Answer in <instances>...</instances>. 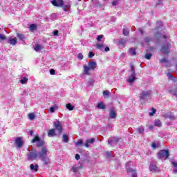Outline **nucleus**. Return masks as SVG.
I'll return each instance as SVG.
<instances>
[{
  "mask_svg": "<svg viewBox=\"0 0 177 177\" xmlns=\"http://www.w3.org/2000/svg\"><path fill=\"white\" fill-rule=\"evenodd\" d=\"M53 35L56 36L58 35L59 34V30H55L53 32Z\"/></svg>",
  "mask_w": 177,
  "mask_h": 177,
  "instance_id": "8fccbe9b",
  "label": "nucleus"
},
{
  "mask_svg": "<svg viewBox=\"0 0 177 177\" xmlns=\"http://www.w3.org/2000/svg\"><path fill=\"white\" fill-rule=\"evenodd\" d=\"M35 52H39L42 49V46L39 44H36L35 48H34Z\"/></svg>",
  "mask_w": 177,
  "mask_h": 177,
  "instance_id": "bb28decb",
  "label": "nucleus"
},
{
  "mask_svg": "<svg viewBox=\"0 0 177 177\" xmlns=\"http://www.w3.org/2000/svg\"><path fill=\"white\" fill-rule=\"evenodd\" d=\"M57 109H58L57 105H55L54 106H51L49 109V111H50V113H55V111H56V110H57Z\"/></svg>",
  "mask_w": 177,
  "mask_h": 177,
  "instance_id": "c85d7f7f",
  "label": "nucleus"
},
{
  "mask_svg": "<svg viewBox=\"0 0 177 177\" xmlns=\"http://www.w3.org/2000/svg\"><path fill=\"white\" fill-rule=\"evenodd\" d=\"M6 37H5V35H2V34H0V39H2V41H3V39H6Z\"/></svg>",
  "mask_w": 177,
  "mask_h": 177,
  "instance_id": "09e8293b",
  "label": "nucleus"
},
{
  "mask_svg": "<svg viewBox=\"0 0 177 177\" xmlns=\"http://www.w3.org/2000/svg\"><path fill=\"white\" fill-rule=\"evenodd\" d=\"M145 59H147V60H150L151 59V53L146 54Z\"/></svg>",
  "mask_w": 177,
  "mask_h": 177,
  "instance_id": "ea45409f",
  "label": "nucleus"
},
{
  "mask_svg": "<svg viewBox=\"0 0 177 177\" xmlns=\"http://www.w3.org/2000/svg\"><path fill=\"white\" fill-rule=\"evenodd\" d=\"M32 143H37V147H41V146H44V141H41L39 139V137L35 136L32 140Z\"/></svg>",
  "mask_w": 177,
  "mask_h": 177,
  "instance_id": "1a4fd4ad",
  "label": "nucleus"
},
{
  "mask_svg": "<svg viewBox=\"0 0 177 177\" xmlns=\"http://www.w3.org/2000/svg\"><path fill=\"white\" fill-rule=\"evenodd\" d=\"M144 41H145V44H149V42H150V39L147 37L145 39Z\"/></svg>",
  "mask_w": 177,
  "mask_h": 177,
  "instance_id": "3c124183",
  "label": "nucleus"
},
{
  "mask_svg": "<svg viewBox=\"0 0 177 177\" xmlns=\"http://www.w3.org/2000/svg\"><path fill=\"white\" fill-rule=\"evenodd\" d=\"M167 75H168V77H171V74L170 73H168Z\"/></svg>",
  "mask_w": 177,
  "mask_h": 177,
  "instance_id": "0e129e2a",
  "label": "nucleus"
},
{
  "mask_svg": "<svg viewBox=\"0 0 177 177\" xmlns=\"http://www.w3.org/2000/svg\"><path fill=\"white\" fill-rule=\"evenodd\" d=\"M77 58L79 59V60H82V59H84V55H82V53H79L77 55Z\"/></svg>",
  "mask_w": 177,
  "mask_h": 177,
  "instance_id": "79ce46f5",
  "label": "nucleus"
},
{
  "mask_svg": "<svg viewBox=\"0 0 177 177\" xmlns=\"http://www.w3.org/2000/svg\"><path fill=\"white\" fill-rule=\"evenodd\" d=\"M38 167H39L38 165L31 164L30 166V168L31 171H35V172H37Z\"/></svg>",
  "mask_w": 177,
  "mask_h": 177,
  "instance_id": "412c9836",
  "label": "nucleus"
},
{
  "mask_svg": "<svg viewBox=\"0 0 177 177\" xmlns=\"http://www.w3.org/2000/svg\"><path fill=\"white\" fill-rule=\"evenodd\" d=\"M131 74L127 79V82L132 84V82H133V81L136 80V75L135 73V66H133V65H131Z\"/></svg>",
  "mask_w": 177,
  "mask_h": 177,
  "instance_id": "20e7f679",
  "label": "nucleus"
},
{
  "mask_svg": "<svg viewBox=\"0 0 177 177\" xmlns=\"http://www.w3.org/2000/svg\"><path fill=\"white\" fill-rule=\"evenodd\" d=\"M95 142V138H91L86 140V144L84 145V146L86 147H89V144H92Z\"/></svg>",
  "mask_w": 177,
  "mask_h": 177,
  "instance_id": "b1692460",
  "label": "nucleus"
},
{
  "mask_svg": "<svg viewBox=\"0 0 177 177\" xmlns=\"http://www.w3.org/2000/svg\"><path fill=\"white\" fill-rule=\"evenodd\" d=\"M8 44L10 45H17V37L8 38Z\"/></svg>",
  "mask_w": 177,
  "mask_h": 177,
  "instance_id": "2eb2a0df",
  "label": "nucleus"
},
{
  "mask_svg": "<svg viewBox=\"0 0 177 177\" xmlns=\"http://www.w3.org/2000/svg\"><path fill=\"white\" fill-rule=\"evenodd\" d=\"M169 92H170V93H172L173 95H176V93L172 91H169Z\"/></svg>",
  "mask_w": 177,
  "mask_h": 177,
  "instance_id": "4d7b16f0",
  "label": "nucleus"
},
{
  "mask_svg": "<svg viewBox=\"0 0 177 177\" xmlns=\"http://www.w3.org/2000/svg\"><path fill=\"white\" fill-rule=\"evenodd\" d=\"M129 52L132 56H135V55H136V50L134 48H130Z\"/></svg>",
  "mask_w": 177,
  "mask_h": 177,
  "instance_id": "473e14b6",
  "label": "nucleus"
},
{
  "mask_svg": "<svg viewBox=\"0 0 177 177\" xmlns=\"http://www.w3.org/2000/svg\"><path fill=\"white\" fill-rule=\"evenodd\" d=\"M137 131L139 133H145V128H143V127H140L137 129Z\"/></svg>",
  "mask_w": 177,
  "mask_h": 177,
  "instance_id": "72a5a7b5",
  "label": "nucleus"
},
{
  "mask_svg": "<svg viewBox=\"0 0 177 177\" xmlns=\"http://www.w3.org/2000/svg\"><path fill=\"white\" fill-rule=\"evenodd\" d=\"M150 97V91L146 90V91H142L140 93V98L142 100H147Z\"/></svg>",
  "mask_w": 177,
  "mask_h": 177,
  "instance_id": "423d86ee",
  "label": "nucleus"
},
{
  "mask_svg": "<svg viewBox=\"0 0 177 177\" xmlns=\"http://www.w3.org/2000/svg\"><path fill=\"white\" fill-rule=\"evenodd\" d=\"M142 46H145V44H142Z\"/></svg>",
  "mask_w": 177,
  "mask_h": 177,
  "instance_id": "69168bd1",
  "label": "nucleus"
},
{
  "mask_svg": "<svg viewBox=\"0 0 177 177\" xmlns=\"http://www.w3.org/2000/svg\"><path fill=\"white\" fill-rule=\"evenodd\" d=\"M63 9L64 12H69L70 9H71V4L70 3H64Z\"/></svg>",
  "mask_w": 177,
  "mask_h": 177,
  "instance_id": "6ab92c4d",
  "label": "nucleus"
},
{
  "mask_svg": "<svg viewBox=\"0 0 177 177\" xmlns=\"http://www.w3.org/2000/svg\"><path fill=\"white\" fill-rule=\"evenodd\" d=\"M165 118H169V120H175V116L172 113H167L165 115Z\"/></svg>",
  "mask_w": 177,
  "mask_h": 177,
  "instance_id": "a878e982",
  "label": "nucleus"
},
{
  "mask_svg": "<svg viewBox=\"0 0 177 177\" xmlns=\"http://www.w3.org/2000/svg\"><path fill=\"white\" fill-rule=\"evenodd\" d=\"M97 67V64L95 61L88 62L87 64L83 66V71L86 75H91V71H95Z\"/></svg>",
  "mask_w": 177,
  "mask_h": 177,
  "instance_id": "f03ea898",
  "label": "nucleus"
},
{
  "mask_svg": "<svg viewBox=\"0 0 177 177\" xmlns=\"http://www.w3.org/2000/svg\"><path fill=\"white\" fill-rule=\"evenodd\" d=\"M149 171H151V172H158L160 169H158L156 165L151 164L149 167Z\"/></svg>",
  "mask_w": 177,
  "mask_h": 177,
  "instance_id": "f3484780",
  "label": "nucleus"
},
{
  "mask_svg": "<svg viewBox=\"0 0 177 177\" xmlns=\"http://www.w3.org/2000/svg\"><path fill=\"white\" fill-rule=\"evenodd\" d=\"M75 158H76V160H80V156L78 154H76Z\"/></svg>",
  "mask_w": 177,
  "mask_h": 177,
  "instance_id": "6e6d98bb",
  "label": "nucleus"
},
{
  "mask_svg": "<svg viewBox=\"0 0 177 177\" xmlns=\"http://www.w3.org/2000/svg\"><path fill=\"white\" fill-rule=\"evenodd\" d=\"M106 155L108 157H111V156H113V152L112 151H107V152H106Z\"/></svg>",
  "mask_w": 177,
  "mask_h": 177,
  "instance_id": "a18cd8bd",
  "label": "nucleus"
},
{
  "mask_svg": "<svg viewBox=\"0 0 177 177\" xmlns=\"http://www.w3.org/2000/svg\"><path fill=\"white\" fill-rule=\"evenodd\" d=\"M109 118L113 119V120L117 118V112L115 111V110H114V109H111L110 110Z\"/></svg>",
  "mask_w": 177,
  "mask_h": 177,
  "instance_id": "f8f14e48",
  "label": "nucleus"
},
{
  "mask_svg": "<svg viewBox=\"0 0 177 177\" xmlns=\"http://www.w3.org/2000/svg\"><path fill=\"white\" fill-rule=\"evenodd\" d=\"M102 38H103V35H100L97 37V41L99 42L102 40Z\"/></svg>",
  "mask_w": 177,
  "mask_h": 177,
  "instance_id": "37998d69",
  "label": "nucleus"
},
{
  "mask_svg": "<svg viewBox=\"0 0 177 177\" xmlns=\"http://www.w3.org/2000/svg\"><path fill=\"white\" fill-rule=\"evenodd\" d=\"M28 81V79L26 77H24L20 80L21 84H22L23 85L27 84V82Z\"/></svg>",
  "mask_w": 177,
  "mask_h": 177,
  "instance_id": "f704fd0d",
  "label": "nucleus"
},
{
  "mask_svg": "<svg viewBox=\"0 0 177 177\" xmlns=\"http://www.w3.org/2000/svg\"><path fill=\"white\" fill-rule=\"evenodd\" d=\"M158 157L160 160H167L169 157V152L168 150H162L159 151Z\"/></svg>",
  "mask_w": 177,
  "mask_h": 177,
  "instance_id": "39448f33",
  "label": "nucleus"
},
{
  "mask_svg": "<svg viewBox=\"0 0 177 177\" xmlns=\"http://www.w3.org/2000/svg\"><path fill=\"white\" fill-rule=\"evenodd\" d=\"M48 136L53 137L55 135V129H50L48 133Z\"/></svg>",
  "mask_w": 177,
  "mask_h": 177,
  "instance_id": "c9c22d12",
  "label": "nucleus"
},
{
  "mask_svg": "<svg viewBox=\"0 0 177 177\" xmlns=\"http://www.w3.org/2000/svg\"><path fill=\"white\" fill-rule=\"evenodd\" d=\"M51 3L54 6H63V0H53L51 1Z\"/></svg>",
  "mask_w": 177,
  "mask_h": 177,
  "instance_id": "ddd939ff",
  "label": "nucleus"
},
{
  "mask_svg": "<svg viewBox=\"0 0 177 177\" xmlns=\"http://www.w3.org/2000/svg\"><path fill=\"white\" fill-rule=\"evenodd\" d=\"M160 62L161 63H164L165 62V59H161Z\"/></svg>",
  "mask_w": 177,
  "mask_h": 177,
  "instance_id": "bf43d9fd",
  "label": "nucleus"
},
{
  "mask_svg": "<svg viewBox=\"0 0 177 177\" xmlns=\"http://www.w3.org/2000/svg\"><path fill=\"white\" fill-rule=\"evenodd\" d=\"M66 109L69 110V111H71L74 110V106H73L71 104L68 103L66 104Z\"/></svg>",
  "mask_w": 177,
  "mask_h": 177,
  "instance_id": "2f4dec72",
  "label": "nucleus"
},
{
  "mask_svg": "<svg viewBox=\"0 0 177 177\" xmlns=\"http://www.w3.org/2000/svg\"><path fill=\"white\" fill-rule=\"evenodd\" d=\"M53 125L57 131H58L59 133H62V131L63 127H62V124L59 121H55L53 122Z\"/></svg>",
  "mask_w": 177,
  "mask_h": 177,
  "instance_id": "9d476101",
  "label": "nucleus"
},
{
  "mask_svg": "<svg viewBox=\"0 0 177 177\" xmlns=\"http://www.w3.org/2000/svg\"><path fill=\"white\" fill-rule=\"evenodd\" d=\"M48 153V148H46V147H42L39 151V153H37L39 160L43 161L44 165H48V164L50 162V159H49V158H47Z\"/></svg>",
  "mask_w": 177,
  "mask_h": 177,
  "instance_id": "f257e3e1",
  "label": "nucleus"
},
{
  "mask_svg": "<svg viewBox=\"0 0 177 177\" xmlns=\"http://www.w3.org/2000/svg\"><path fill=\"white\" fill-rule=\"evenodd\" d=\"M162 28H158V31H160V32H157L156 34V37H160L161 38V37H162L163 38H167V39H169V37H167L165 35H164V32H162V30H161Z\"/></svg>",
  "mask_w": 177,
  "mask_h": 177,
  "instance_id": "4468645a",
  "label": "nucleus"
},
{
  "mask_svg": "<svg viewBox=\"0 0 177 177\" xmlns=\"http://www.w3.org/2000/svg\"><path fill=\"white\" fill-rule=\"evenodd\" d=\"M80 145H82V140H79L76 142V146H80Z\"/></svg>",
  "mask_w": 177,
  "mask_h": 177,
  "instance_id": "603ef678",
  "label": "nucleus"
},
{
  "mask_svg": "<svg viewBox=\"0 0 177 177\" xmlns=\"http://www.w3.org/2000/svg\"><path fill=\"white\" fill-rule=\"evenodd\" d=\"M27 158L28 161H34V160H38L39 157L38 156V152L37 151H33L27 154Z\"/></svg>",
  "mask_w": 177,
  "mask_h": 177,
  "instance_id": "7ed1b4c3",
  "label": "nucleus"
},
{
  "mask_svg": "<svg viewBox=\"0 0 177 177\" xmlns=\"http://www.w3.org/2000/svg\"><path fill=\"white\" fill-rule=\"evenodd\" d=\"M28 117L29 120H34V119L35 118V114H34V113H29V114L28 115Z\"/></svg>",
  "mask_w": 177,
  "mask_h": 177,
  "instance_id": "e433bc0d",
  "label": "nucleus"
},
{
  "mask_svg": "<svg viewBox=\"0 0 177 177\" xmlns=\"http://www.w3.org/2000/svg\"><path fill=\"white\" fill-rule=\"evenodd\" d=\"M141 34H143V30H140Z\"/></svg>",
  "mask_w": 177,
  "mask_h": 177,
  "instance_id": "680f3d73",
  "label": "nucleus"
},
{
  "mask_svg": "<svg viewBox=\"0 0 177 177\" xmlns=\"http://www.w3.org/2000/svg\"><path fill=\"white\" fill-rule=\"evenodd\" d=\"M33 133H34V131H30V134L31 136H32Z\"/></svg>",
  "mask_w": 177,
  "mask_h": 177,
  "instance_id": "13d9d810",
  "label": "nucleus"
},
{
  "mask_svg": "<svg viewBox=\"0 0 177 177\" xmlns=\"http://www.w3.org/2000/svg\"><path fill=\"white\" fill-rule=\"evenodd\" d=\"M118 3V1H113L112 5H113V6H115V5H117Z\"/></svg>",
  "mask_w": 177,
  "mask_h": 177,
  "instance_id": "864d4df0",
  "label": "nucleus"
},
{
  "mask_svg": "<svg viewBox=\"0 0 177 177\" xmlns=\"http://www.w3.org/2000/svg\"><path fill=\"white\" fill-rule=\"evenodd\" d=\"M123 34H124V35H128V34H129V32H128V30H127V29H123Z\"/></svg>",
  "mask_w": 177,
  "mask_h": 177,
  "instance_id": "de8ad7c7",
  "label": "nucleus"
},
{
  "mask_svg": "<svg viewBox=\"0 0 177 177\" xmlns=\"http://www.w3.org/2000/svg\"><path fill=\"white\" fill-rule=\"evenodd\" d=\"M151 146L153 149H158L160 147V142H153Z\"/></svg>",
  "mask_w": 177,
  "mask_h": 177,
  "instance_id": "cd10ccee",
  "label": "nucleus"
},
{
  "mask_svg": "<svg viewBox=\"0 0 177 177\" xmlns=\"http://www.w3.org/2000/svg\"><path fill=\"white\" fill-rule=\"evenodd\" d=\"M147 50H153V48H151V49H147Z\"/></svg>",
  "mask_w": 177,
  "mask_h": 177,
  "instance_id": "e2e57ef3",
  "label": "nucleus"
},
{
  "mask_svg": "<svg viewBox=\"0 0 177 177\" xmlns=\"http://www.w3.org/2000/svg\"><path fill=\"white\" fill-rule=\"evenodd\" d=\"M15 143L19 149L23 147V145H24V140L22 138H17L15 139Z\"/></svg>",
  "mask_w": 177,
  "mask_h": 177,
  "instance_id": "6e6552de",
  "label": "nucleus"
},
{
  "mask_svg": "<svg viewBox=\"0 0 177 177\" xmlns=\"http://www.w3.org/2000/svg\"><path fill=\"white\" fill-rule=\"evenodd\" d=\"M149 129H153V126H149Z\"/></svg>",
  "mask_w": 177,
  "mask_h": 177,
  "instance_id": "052dcab7",
  "label": "nucleus"
},
{
  "mask_svg": "<svg viewBox=\"0 0 177 177\" xmlns=\"http://www.w3.org/2000/svg\"><path fill=\"white\" fill-rule=\"evenodd\" d=\"M29 30H30V31H31V32L35 31V30H37V25H35L34 24H30L29 26Z\"/></svg>",
  "mask_w": 177,
  "mask_h": 177,
  "instance_id": "393cba45",
  "label": "nucleus"
},
{
  "mask_svg": "<svg viewBox=\"0 0 177 177\" xmlns=\"http://www.w3.org/2000/svg\"><path fill=\"white\" fill-rule=\"evenodd\" d=\"M120 140L117 138H115V137H112L111 138H109V141H108V143L109 145H111V146H113V145H114V143H118V142Z\"/></svg>",
  "mask_w": 177,
  "mask_h": 177,
  "instance_id": "dca6fc26",
  "label": "nucleus"
},
{
  "mask_svg": "<svg viewBox=\"0 0 177 177\" xmlns=\"http://www.w3.org/2000/svg\"><path fill=\"white\" fill-rule=\"evenodd\" d=\"M96 48H97V49H100L101 50H103L104 46L102 44L97 43L96 44Z\"/></svg>",
  "mask_w": 177,
  "mask_h": 177,
  "instance_id": "4c0bfd02",
  "label": "nucleus"
},
{
  "mask_svg": "<svg viewBox=\"0 0 177 177\" xmlns=\"http://www.w3.org/2000/svg\"><path fill=\"white\" fill-rule=\"evenodd\" d=\"M50 74H51V75H55V74H56V72L55 71L54 69H50Z\"/></svg>",
  "mask_w": 177,
  "mask_h": 177,
  "instance_id": "49530a36",
  "label": "nucleus"
},
{
  "mask_svg": "<svg viewBox=\"0 0 177 177\" xmlns=\"http://www.w3.org/2000/svg\"><path fill=\"white\" fill-rule=\"evenodd\" d=\"M104 50H105V52H109V50H110V48L106 47V48H104Z\"/></svg>",
  "mask_w": 177,
  "mask_h": 177,
  "instance_id": "5fc2aeb1",
  "label": "nucleus"
},
{
  "mask_svg": "<svg viewBox=\"0 0 177 177\" xmlns=\"http://www.w3.org/2000/svg\"><path fill=\"white\" fill-rule=\"evenodd\" d=\"M170 48H171V44H169L162 46L161 52L165 54L169 53Z\"/></svg>",
  "mask_w": 177,
  "mask_h": 177,
  "instance_id": "9b49d317",
  "label": "nucleus"
},
{
  "mask_svg": "<svg viewBox=\"0 0 177 177\" xmlns=\"http://www.w3.org/2000/svg\"><path fill=\"white\" fill-rule=\"evenodd\" d=\"M97 109H100L101 110H104V109H106V105H104V102H99L97 104Z\"/></svg>",
  "mask_w": 177,
  "mask_h": 177,
  "instance_id": "5701e85b",
  "label": "nucleus"
},
{
  "mask_svg": "<svg viewBox=\"0 0 177 177\" xmlns=\"http://www.w3.org/2000/svg\"><path fill=\"white\" fill-rule=\"evenodd\" d=\"M171 164L173 167V172L174 174H177V161L176 160H171Z\"/></svg>",
  "mask_w": 177,
  "mask_h": 177,
  "instance_id": "a211bd4d",
  "label": "nucleus"
},
{
  "mask_svg": "<svg viewBox=\"0 0 177 177\" xmlns=\"http://www.w3.org/2000/svg\"><path fill=\"white\" fill-rule=\"evenodd\" d=\"M176 69H177V65H176Z\"/></svg>",
  "mask_w": 177,
  "mask_h": 177,
  "instance_id": "338daca9",
  "label": "nucleus"
},
{
  "mask_svg": "<svg viewBox=\"0 0 177 177\" xmlns=\"http://www.w3.org/2000/svg\"><path fill=\"white\" fill-rule=\"evenodd\" d=\"M153 125H155V127H157L158 128H161V127H162V123H161V121L160 120L156 119L153 122Z\"/></svg>",
  "mask_w": 177,
  "mask_h": 177,
  "instance_id": "aec40b11",
  "label": "nucleus"
},
{
  "mask_svg": "<svg viewBox=\"0 0 177 177\" xmlns=\"http://www.w3.org/2000/svg\"><path fill=\"white\" fill-rule=\"evenodd\" d=\"M71 171H73V172H78V171H80V167L73 166L71 169Z\"/></svg>",
  "mask_w": 177,
  "mask_h": 177,
  "instance_id": "58836bf2",
  "label": "nucleus"
},
{
  "mask_svg": "<svg viewBox=\"0 0 177 177\" xmlns=\"http://www.w3.org/2000/svg\"><path fill=\"white\" fill-rule=\"evenodd\" d=\"M93 56H95V53H93V52H90L88 54L89 59H92V57H93Z\"/></svg>",
  "mask_w": 177,
  "mask_h": 177,
  "instance_id": "c03bdc74",
  "label": "nucleus"
},
{
  "mask_svg": "<svg viewBox=\"0 0 177 177\" xmlns=\"http://www.w3.org/2000/svg\"><path fill=\"white\" fill-rule=\"evenodd\" d=\"M149 115H150L151 117H152L153 115H154V114H156V109H151V111L149 112Z\"/></svg>",
  "mask_w": 177,
  "mask_h": 177,
  "instance_id": "a19ab883",
  "label": "nucleus"
},
{
  "mask_svg": "<svg viewBox=\"0 0 177 177\" xmlns=\"http://www.w3.org/2000/svg\"><path fill=\"white\" fill-rule=\"evenodd\" d=\"M62 140L64 143L68 142V136L64 134L62 136Z\"/></svg>",
  "mask_w": 177,
  "mask_h": 177,
  "instance_id": "7c9ffc66",
  "label": "nucleus"
},
{
  "mask_svg": "<svg viewBox=\"0 0 177 177\" xmlns=\"http://www.w3.org/2000/svg\"><path fill=\"white\" fill-rule=\"evenodd\" d=\"M103 95L104 97H105V99H107V97H109V96H110V91H103Z\"/></svg>",
  "mask_w": 177,
  "mask_h": 177,
  "instance_id": "c756f323",
  "label": "nucleus"
},
{
  "mask_svg": "<svg viewBox=\"0 0 177 177\" xmlns=\"http://www.w3.org/2000/svg\"><path fill=\"white\" fill-rule=\"evenodd\" d=\"M17 38H19V41H24V39H26V36H24V35L19 32L17 33Z\"/></svg>",
  "mask_w": 177,
  "mask_h": 177,
  "instance_id": "4be33fe9",
  "label": "nucleus"
},
{
  "mask_svg": "<svg viewBox=\"0 0 177 177\" xmlns=\"http://www.w3.org/2000/svg\"><path fill=\"white\" fill-rule=\"evenodd\" d=\"M132 164V162H128L126 163V169L127 172H131V177H138V175L136 174V170L132 169V168H129V165Z\"/></svg>",
  "mask_w": 177,
  "mask_h": 177,
  "instance_id": "0eeeda50",
  "label": "nucleus"
}]
</instances>
